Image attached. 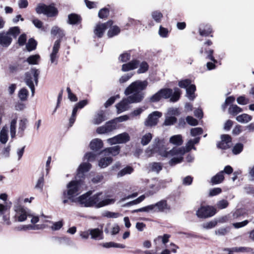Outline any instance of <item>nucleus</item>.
I'll return each mask as SVG.
<instances>
[{"instance_id":"1","label":"nucleus","mask_w":254,"mask_h":254,"mask_svg":"<svg viewBox=\"0 0 254 254\" xmlns=\"http://www.w3.org/2000/svg\"><path fill=\"white\" fill-rule=\"evenodd\" d=\"M148 82L147 80H136L132 82L125 90L126 95L132 94L123 99L116 105L118 113H121L129 108V104L141 102L144 97V90Z\"/></svg>"},{"instance_id":"2","label":"nucleus","mask_w":254,"mask_h":254,"mask_svg":"<svg viewBox=\"0 0 254 254\" xmlns=\"http://www.w3.org/2000/svg\"><path fill=\"white\" fill-rule=\"evenodd\" d=\"M91 165L89 163H83L79 166L75 176V180L69 182L67 185V190L63 191V196L66 195L71 202H74L73 197L78 195L79 186L81 184L82 179L84 177V173L90 169Z\"/></svg>"},{"instance_id":"3","label":"nucleus","mask_w":254,"mask_h":254,"mask_svg":"<svg viewBox=\"0 0 254 254\" xmlns=\"http://www.w3.org/2000/svg\"><path fill=\"white\" fill-rule=\"evenodd\" d=\"M91 194V191L82 194L78 198V201L85 207L100 208L114 203L115 201L114 199H104L102 192H98L92 196H90Z\"/></svg>"},{"instance_id":"4","label":"nucleus","mask_w":254,"mask_h":254,"mask_svg":"<svg viewBox=\"0 0 254 254\" xmlns=\"http://www.w3.org/2000/svg\"><path fill=\"white\" fill-rule=\"evenodd\" d=\"M151 153H158L162 157H165L173 153L175 151V149H171L167 151V148L166 146L165 142L164 139H159L158 138H156L152 144V147L150 149Z\"/></svg>"},{"instance_id":"5","label":"nucleus","mask_w":254,"mask_h":254,"mask_svg":"<svg viewBox=\"0 0 254 254\" xmlns=\"http://www.w3.org/2000/svg\"><path fill=\"white\" fill-rule=\"evenodd\" d=\"M172 149H175V151L173 153L169 154V155L165 156L166 158L172 157L168 163L171 166L181 163L183 160V156L186 153L185 147H173Z\"/></svg>"},{"instance_id":"6","label":"nucleus","mask_w":254,"mask_h":254,"mask_svg":"<svg viewBox=\"0 0 254 254\" xmlns=\"http://www.w3.org/2000/svg\"><path fill=\"white\" fill-rule=\"evenodd\" d=\"M39 71L35 68L32 69L31 72H28L25 74V81L26 85L30 88L32 96H34L35 92V87L33 83L34 80L36 85H37L38 82V77Z\"/></svg>"},{"instance_id":"7","label":"nucleus","mask_w":254,"mask_h":254,"mask_svg":"<svg viewBox=\"0 0 254 254\" xmlns=\"http://www.w3.org/2000/svg\"><path fill=\"white\" fill-rule=\"evenodd\" d=\"M162 98H170V101L175 102L179 100L181 95V90L178 88H175L173 90L170 88H163L159 90Z\"/></svg>"},{"instance_id":"8","label":"nucleus","mask_w":254,"mask_h":254,"mask_svg":"<svg viewBox=\"0 0 254 254\" xmlns=\"http://www.w3.org/2000/svg\"><path fill=\"white\" fill-rule=\"evenodd\" d=\"M35 10L38 14L43 13L48 17H53L58 14V10L54 4L47 5L40 3L36 7Z\"/></svg>"},{"instance_id":"9","label":"nucleus","mask_w":254,"mask_h":254,"mask_svg":"<svg viewBox=\"0 0 254 254\" xmlns=\"http://www.w3.org/2000/svg\"><path fill=\"white\" fill-rule=\"evenodd\" d=\"M14 210L15 212V218L18 222L25 221L28 216L32 217V215L28 214L26 209L18 203L14 204Z\"/></svg>"},{"instance_id":"10","label":"nucleus","mask_w":254,"mask_h":254,"mask_svg":"<svg viewBox=\"0 0 254 254\" xmlns=\"http://www.w3.org/2000/svg\"><path fill=\"white\" fill-rule=\"evenodd\" d=\"M216 213V209L212 206H201L196 211V214L198 217L205 218L211 217Z\"/></svg>"},{"instance_id":"11","label":"nucleus","mask_w":254,"mask_h":254,"mask_svg":"<svg viewBox=\"0 0 254 254\" xmlns=\"http://www.w3.org/2000/svg\"><path fill=\"white\" fill-rule=\"evenodd\" d=\"M162 114L158 111H154L150 114L145 121L144 126L147 127H152L157 125L159 119L162 116Z\"/></svg>"},{"instance_id":"12","label":"nucleus","mask_w":254,"mask_h":254,"mask_svg":"<svg viewBox=\"0 0 254 254\" xmlns=\"http://www.w3.org/2000/svg\"><path fill=\"white\" fill-rule=\"evenodd\" d=\"M117 128V124L115 120L109 121L106 124L100 127H98L96 131L99 134H103L108 133L115 130Z\"/></svg>"},{"instance_id":"13","label":"nucleus","mask_w":254,"mask_h":254,"mask_svg":"<svg viewBox=\"0 0 254 254\" xmlns=\"http://www.w3.org/2000/svg\"><path fill=\"white\" fill-rule=\"evenodd\" d=\"M153 211L162 212H168L171 210V206L167 203L166 200L162 199L157 203L151 204Z\"/></svg>"},{"instance_id":"14","label":"nucleus","mask_w":254,"mask_h":254,"mask_svg":"<svg viewBox=\"0 0 254 254\" xmlns=\"http://www.w3.org/2000/svg\"><path fill=\"white\" fill-rule=\"evenodd\" d=\"M112 24V21H109L105 23L97 24L94 31L95 35L98 38L102 37L106 29L111 26Z\"/></svg>"},{"instance_id":"15","label":"nucleus","mask_w":254,"mask_h":254,"mask_svg":"<svg viewBox=\"0 0 254 254\" xmlns=\"http://www.w3.org/2000/svg\"><path fill=\"white\" fill-rule=\"evenodd\" d=\"M60 40H57L55 42L52 53L50 54L51 63L56 65L58 64V56L57 54L60 48Z\"/></svg>"},{"instance_id":"16","label":"nucleus","mask_w":254,"mask_h":254,"mask_svg":"<svg viewBox=\"0 0 254 254\" xmlns=\"http://www.w3.org/2000/svg\"><path fill=\"white\" fill-rule=\"evenodd\" d=\"M221 141L217 143V147L222 149H226L231 146L232 138L228 134H223L221 136Z\"/></svg>"},{"instance_id":"17","label":"nucleus","mask_w":254,"mask_h":254,"mask_svg":"<svg viewBox=\"0 0 254 254\" xmlns=\"http://www.w3.org/2000/svg\"><path fill=\"white\" fill-rule=\"evenodd\" d=\"M0 216L7 225L10 224L9 221V207L6 205L0 204Z\"/></svg>"},{"instance_id":"18","label":"nucleus","mask_w":254,"mask_h":254,"mask_svg":"<svg viewBox=\"0 0 254 254\" xmlns=\"http://www.w3.org/2000/svg\"><path fill=\"white\" fill-rule=\"evenodd\" d=\"M12 41V38L7 32L0 33V45L3 47H8Z\"/></svg>"},{"instance_id":"19","label":"nucleus","mask_w":254,"mask_h":254,"mask_svg":"<svg viewBox=\"0 0 254 254\" xmlns=\"http://www.w3.org/2000/svg\"><path fill=\"white\" fill-rule=\"evenodd\" d=\"M139 64V61L137 60H132L127 64L122 65V70L124 72L133 70L137 67Z\"/></svg>"},{"instance_id":"20","label":"nucleus","mask_w":254,"mask_h":254,"mask_svg":"<svg viewBox=\"0 0 254 254\" xmlns=\"http://www.w3.org/2000/svg\"><path fill=\"white\" fill-rule=\"evenodd\" d=\"M91 238L94 240H102L103 239V232L102 229L94 228L89 229Z\"/></svg>"},{"instance_id":"21","label":"nucleus","mask_w":254,"mask_h":254,"mask_svg":"<svg viewBox=\"0 0 254 254\" xmlns=\"http://www.w3.org/2000/svg\"><path fill=\"white\" fill-rule=\"evenodd\" d=\"M120 146L119 145L114 146L111 147L106 148L104 149L101 153H104L105 155L116 156L120 153Z\"/></svg>"},{"instance_id":"22","label":"nucleus","mask_w":254,"mask_h":254,"mask_svg":"<svg viewBox=\"0 0 254 254\" xmlns=\"http://www.w3.org/2000/svg\"><path fill=\"white\" fill-rule=\"evenodd\" d=\"M104 112L102 110L98 112L95 115L93 120V123L95 125H99L106 120Z\"/></svg>"},{"instance_id":"23","label":"nucleus","mask_w":254,"mask_h":254,"mask_svg":"<svg viewBox=\"0 0 254 254\" xmlns=\"http://www.w3.org/2000/svg\"><path fill=\"white\" fill-rule=\"evenodd\" d=\"M81 17L80 15L75 13H71L68 15L67 22L69 24L74 25L80 23Z\"/></svg>"},{"instance_id":"24","label":"nucleus","mask_w":254,"mask_h":254,"mask_svg":"<svg viewBox=\"0 0 254 254\" xmlns=\"http://www.w3.org/2000/svg\"><path fill=\"white\" fill-rule=\"evenodd\" d=\"M148 169L149 172L158 173L162 169V165L160 162H152L148 164Z\"/></svg>"},{"instance_id":"25","label":"nucleus","mask_w":254,"mask_h":254,"mask_svg":"<svg viewBox=\"0 0 254 254\" xmlns=\"http://www.w3.org/2000/svg\"><path fill=\"white\" fill-rule=\"evenodd\" d=\"M103 146V143L101 139L96 138L92 140L90 144V148L93 150H98Z\"/></svg>"},{"instance_id":"26","label":"nucleus","mask_w":254,"mask_h":254,"mask_svg":"<svg viewBox=\"0 0 254 254\" xmlns=\"http://www.w3.org/2000/svg\"><path fill=\"white\" fill-rule=\"evenodd\" d=\"M200 139V137H197L193 139L189 140L186 144V147H185L186 153L190 151L191 149L195 150L196 148L194 146V145L198 143L199 142Z\"/></svg>"},{"instance_id":"27","label":"nucleus","mask_w":254,"mask_h":254,"mask_svg":"<svg viewBox=\"0 0 254 254\" xmlns=\"http://www.w3.org/2000/svg\"><path fill=\"white\" fill-rule=\"evenodd\" d=\"M28 122V120L26 118H24L20 120L19 122L18 131V134L20 135V136H22L23 132L27 127Z\"/></svg>"},{"instance_id":"28","label":"nucleus","mask_w":254,"mask_h":254,"mask_svg":"<svg viewBox=\"0 0 254 254\" xmlns=\"http://www.w3.org/2000/svg\"><path fill=\"white\" fill-rule=\"evenodd\" d=\"M169 141L171 143L177 145H181L183 143L182 136L180 134L175 135L170 138Z\"/></svg>"},{"instance_id":"29","label":"nucleus","mask_w":254,"mask_h":254,"mask_svg":"<svg viewBox=\"0 0 254 254\" xmlns=\"http://www.w3.org/2000/svg\"><path fill=\"white\" fill-rule=\"evenodd\" d=\"M224 179L223 171H220L211 178V182L212 184H218L221 183Z\"/></svg>"},{"instance_id":"30","label":"nucleus","mask_w":254,"mask_h":254,"mask_svg":"<svg viewBox=\"0 0 254 254\" xmlns=\"http://www.w3.org/2000/svg\"><path fill=\"white\" fill-rule=\"evenodd\" d=\"M195 90V86L194 84L190 85L186 89L187 97L190 100H193L195 98L194 92Z\"/></svg>"},{"instance_id":"31","label":"nucleus","mask_w":254,"mask_h":254,"mask_svg":"<svg viewBox=\"0 0 254 254\" xmlns=\"http://www.w3.org/2000/svg\"><path fill=\"white\" fill-rule=\"evenodd\" d=\"M252 119V117L247 114H243L236 117V120L241 123H247Z\"/></svg>"},{"instance_id":"32","label":"nucleus","mask_w":254,"mask_h":254,"mask_svg":"<svg viewBox=\"0 0 254 254\" xmlns=\"http://www.w3.org/2000/svg\"><path fill=\"white\" fill-rule=\"evenodd\" d=\"M7 140V129L6 127H4L0 132V142L2 144H5Z\"/></svg>"},{"instance_id":"33","label":"nucleus","mask_w":254,"mask_h":254,"mask_svg":"<svg viewBox=\"0 0 254 254\" xmlns=\"http://www.w3.org/2000/svg\"><path fill=\"white\" fill-rule=\"evenodd\" d=\"M242 111V109L237 105H231L228 109L229 113L233 116H236Z\"/></svg>"},{"instance_id":"34","label":"nucleus","mask_w":254,"mask_h":254,"mask_svg":"<svg viewBox=\"0 0 254 254\" xmlns=\"http://www.w3.org/2000/svg\"><path fill=\"white\" fill-rule=\"evenodd\" d=\"M113 161V159L110 157L102 158L99 161V166L101 168H106Z\"/></svg>"},{"instance_id":"35","label":"nucleus","mask_w":254,"mask_h":254,"mask_svg":"<svg viewBox=\"0 0 254 254\" xmlns=\"http://www.w3.org/2000/svg\"><path fill=\"white\" fill-rule=\"evenodd\" d=\"M119 143H125L130 139L129 134L127 132H124L117 135Z\"/></svg>"},{"instance_id":"36","label":"nucleus","mask_w":254,"mask_h":254,"mask_svg":"<svg viewBox=\"0 0 254 254\" xmlns=\"http://www.w3.org/2000/svg\"><path fill=\"white\" fill-rule=\"evenodd\" d=\"M6 32L9 36L15 38L20 33V29L18 26H14L10 28Z\"/></svg>"},{"instance_id":"37","label":"nucleus","mask_w":254,"mask_h":254,"mask_svg":"<svg viewBox=\"0 0 254 254\" xmlns=\"http://www.w3.org/2000/svg\"><path fill=\"white\" fill-rule=\"evenodd\" d=\"M133 171V169L130 166H127L121 170L117 175L118 177H121L127 174H130Z\"/></svg>"},{"instance_id":"38","label":"nucleus","mask_w":254,"mask_h":254,"mask_svg":"<svg viewBox=\"0 0 254 254\" xmlns=\"http://www.w3.org/2000/svg\"><path fill=\"white\" fill-rule=\"evenodd\" d=\"M39 59V55H34L29 57L24 62H27L29 64H37Z\"/></svg>"},{"instance_id":"39","label":"nucleus","mask_w":254,"mask_h":254,"mask_svg":"<svg viewBox=\"0 0 254 254\" xmlns=\"http://www.w3.org/2000/svg\"><path fill=\"white\" fill-rule=\"evenodd\" d=\"M170 235L168 234H164L163 236H159L154 240V243L156 245L157 242L162 241L163 244L165 245L169 241Z\"/></svg>"},{"instance_id":"40","label":"nucleus","mask_w":254,"mask_h":254,"mask_svg":"<svg viewBox=\"0 0 254 254\" xmlns=\"http://www.w3.org/2000/svg\"><path fill=\"white\" fill-rule=\"evenodd\" d=\"M120 32V29L117 26L111 27L108 32V36L109 38L117 35Z\"/></svg>"},{"instance_id":"41","label":"nucleus","mask_w":254,"mask_h":254,"mask_svg":"<svg viewBox=\"0 0 254 254\" xmlns=\"http://www.w3.org/2000/svg\"><path fill=\"white\" fill-rule=\"evenodd\" d=\"M149 68V65L146 62H142L139 64V68L137 72L138 74L143 73L146 72Z\"/></svg>"},{"instance_id":"42","label":"nucleus","mask_w":254,"mask_h":254,"mask_svg":"<svg viewBox=\"0 0 254 254\" xmlns=\"http://www.w3.org/2000/svg\"><path fill=\"white\" fill-rule=\"evenodd\" d=\"M102 246L106 248H109L111 247L125 248V246L123 244H118L114 242L105 243L102 244Z\"/></svg>"},{"instance_id":"43","label":"nucleus","mask_w":254,"mask_h":254,"mask_svg":"<svg viewBox=\"0 0 254 254\" xmlns=\"http://www.w3.org/2000/svg\"><path fill=\"white\" fill-rule=\"evenodd\" d=\"M37 46L36 41L33 38H31L28 40L26 44V48L28 51H31L36 49Z\"/></svg>"},{"instance_id":"44","label":"nucleus","mask_w":254,"mask_h":254,"mask_svg":"<svg viewBox=\"0 0 254 254\" xmlns=\"http://www.w3.org/2000/svg\"><path fill=\"white\" fill-rule=\"evenodd\" d=\"M152 138V135L151 133H147L143 135L141 139V143L143 145L148 144Z\"/></svg>"},{"instance_id":"45","label":"nucleus","mask_w":254,"mask_h":254,"mask_svg":"<svg viewBox=\"0 0 254 254\" xmlns=\"http://www.w3.org/2000/svg\"><path fill=\"white\" fill-rule=\"evenodd\" d=\"M16 119H13L10 123V132L11 138H14L16 134Z\"/></svg>"},{"instance_id":"46","label":"nucleus","mask_w":254,"mask_h":254,"mask_svg":"<svg viewBox=\"0 0 254 254\" xmlns=\"http://www.w3.org/2000/svg\"><path fill=\"white\" fill-rule=\"evenodd\" d=\"M152 18L156 22H160L162 18L163 17V14L161 12L158 10L154 11L151 13Z\"/></svg>"},{"instance_id":"47","label":"nucleus","mask_w":254,"mask_h":254,"mask_svg":"<svg viewBox=\"0 0 254 254\" xmlns=\"http://www.w3.org/2000/svg\"><path fill=\"white\" fill-rule=\"evenodd\" d=\"M229 205V202L226 199H221L218 201L216 206L218 209H223L227 208Z\"/></svg>"},{"instance_id":"48","label":"nucleus","mask_w":254,"mask_h":254,"mask_svg":"<svg viewBox=\"0 0 254 254\" xmlns=\"http://www.w3.org/2000/svg\"><path fill=\"white\" fill-rule=\"evenodd\" d=\"M177 122V118L174 116H166L164 123L165 126H171Z\"/></svg>"},{"instance_id":"49","label":"nucleus","mask_w":254,"mask_h":254,"mask_svg":"<svg viewBox=\"0 0 254 254\" xmlns=\"http://www.w3.org/2000/svg\"><path fill=\"white\" fill-rule=\"evenodd\" d=\"M244 145L241 143H237L233 148V153L237 155L240 153L243 149Z\"/></svg>"},{"instance_id":"50","label":"nucleus","mask_w":254,"mask_h":254,"mask_svg":"<svg viewBox=\"0 0 254 254\" xmlns=\"http://www.w3.org/2000/svg\"><path fill=\"white\" fill-rule=\"evenodd\" d=\"M28 94V90L25 88L21 89L18 93V97L22 101H25L27 99Z\"/></svg>"},{"instance_id":"51","label":"nucleus","mask_w":254,"mask_h":254,"mask_svg":"<svg viewBox=\"0 0 254 254\" xmlns=\"http://www.w3.org/2000/svg\"><path fill=\"white\" fill-rule=\"evenodd\" d=\"M153 211V206L151 205H147L146 206L134 209L131 211L132 213L139 212H149Z\"/></svg>"},{"instance_id":"52","label":"nucleus","mask_w":254,"mask_h":254,"mask_svg":"<svg viewBox=\"0 0 254 254\" xmlns=\"http://www.w3.org/2000/svg\"><path fill=\"white\" fill-rule=\"evenodd\" d=\"M191 84V80L189 79H186L180 80L178 83L180 87L187 89Z\"/></svg>"},{"instance_id":"53","label":"nucleus","mask_w":254,"mask_h":254,"mask_svg":"<svg viewBox=\"0 0 254 254\" xmlns=\"http://www.w3.org/2000/svg\"><path fill=\"white\" fill-rule=\"evenodd\" d=\"M250 248L246 247H234L231 249L230 252H250Z\"/></svg>"},{"instance_id":"54","label":"nucleus","mask_w":254,"mask_h":254,"mask_svg":"<svg viewBox=\"0 0 254 254\" xmlns=\"http://www.w3.org/2000/svg\"><path fill=\"white\" fill-rule=\"evenodd\" d=\"M133 75V73H127L122 76L119 79L120 83H124L128 81Z\"/></svg>"},{"instance_id":"55","label":"nucleus","mask_w":254,"mask_h":254,"mask_svg":"<svg viewBox=\"0 0 254 254\" xmlns=\"http://www.w3.org/2000/svg\"><path fill=\"white\" fill-rule=\"evenodd\" d=\"M109 14V10L107 8H103L100 9L98 12V16L100 18L107 17Z\"/></svg>"},{"instance_id":"56","label":"nucleus","mask_w":254,"mask_h":254,"mask_svg":"<svg viewBox=\"0 0 254 254\" xmlns=\"http://www.w3.org/2000/svg\"><path fill=\"white\" fill-rule=\"evenodd\" d=\"M203 132V130L201 127L192 128L190 130V134L192 136H196L198 135L201 134Z\"/></svg>"},{"instance_id":"57","label":"nucleus","mask_w":254,"mask_h":254,"mask_svg":"<svg viewBox=\"0 0 254 254\" xmlns=\"http://www.w3.org/2000/svg\"><path fill=\"white\" fill-rule=\"evenodd\" d=\"M130 54L127 52H126V53H124L121 54L120 56V57L119 58V60L121 62L124 63V62H127V61H128L130 59Z\"/></svg>"},{"instance_id":"58","label":"nucleus","mask_w":254,"mask_h":254,"mask_svg":"<svg viewBox=\"0 0 254 254\" xmlns=\"http://www.w3.org/2000/svg\"><path fill=\"white\" fill-rule=\"evenodd\" d=\"M161 98L160 92L158 91L157 93L150 97L149 100L151 102H157L159 101Z\"/></svg>"},{"instance_id":"59","label":"nucleus","mask_w":254,"mask_h":254,"mask_svg":"<svg viewBox=\"0 0 254 254\" xmlns=\"http://www.w3.org/2000/svg\"><path fill=\"white\" fill-rule=\"evenodd\" d=\"M249 222V221L246 220L241 222L233 223V226L236 229L243 227L246 226Z\"/></svg>"},{"instance_id":"60","label":"nucleus","mask_w":254,"mask_h":254,"mask_svg":"<svg viewBox=\"0 0 254 254\" xmlns=\"http://www.w3.org/2000/svg\"><path fill=\"white\" fill-rule=\"evenodd\" d=\"M217 224L216 221H211L209 222L203 224V227L204 228L208 229L214 227Z\"/></svg>"},{"instance_id":"61","label":"nucleus","mask_w":254,"mask_h":254,"mask_svg":"<svg viewBox=\"0 0 254 254\" xmlns=\"http://www.w3.org/2000/svg\"><path fill=\"white\" fill-rule=\"evenodd\" d=\"M186 121L191 126H196L198 124V121L191 116H188L186 118Z\"/></svg>"},{"instance_id":"62","label":"nucleus","mask_w":254,"mask_h":254,"mask_svg":"<svg viewBox=\"0 0 254 254\" xmlns=\"http://www.w3.org/2000/svg\"><path fill=\"white\" fill-rule=\"evenodd\" d=\"M237 103L240 105H246L249 103V99L246 98L244 96L239 97L237 99Z\"/></svg>"},{"instance_id":"63","label":"nucleus","mask_w":254,"mask_h":254,"mask_svg":"<svg viewBox=\"0 0 254 254\" xmlns=\"http://www.w3.org/2000/svg\"><path fill=\"white\" fill-rule=\"evenodd\" d=\"M235 101V98L233 96H229L227 97L225 101V103L222 106V108L223 110H225L226 106L230 103H233Z\"/></svg>"},{"instance_id":"64","label":"nucleus","mask_w":254,"mask_h":254,"mask_svg":"<svg viewBox=\"0 0 254 254\" xmlns=\"http://www.w3.org/2000/svg\"><path fill=\"white\" fill-rule=\"evenodd\" d=\"M221 191L222 190L219 188H213L209 190V195L211 196H215L220 193Z\"/></svg>"}]
</instances>
